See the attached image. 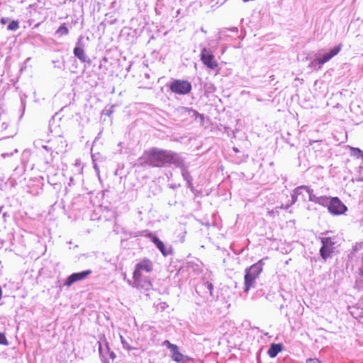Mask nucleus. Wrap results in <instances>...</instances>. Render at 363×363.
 <instances>
[{
	"instance_id": "f257e3e1",
	"label": "nucleus",
	"mask_w": 363,
	"mask_h": 363,
	"mask_svg": "<svg viewBox=\"0 0 363 363\" xmlns=\"http://www.w3.org/2000/svg\"><path fill=\"white\" fill-rule=\"evenodd\" d=\"M140 166H150L153 168H163L166 166L174 165L182 167L184 163V157L182 154L172 150L152 147L143 152L138 157Z\"/></svg>"
},
{
	"instance_id": "f03ea898",
	"label": "nucleus",
	"mask_w": 363,
	"mask_h": 363,
	"mask_svg": "<svg viewBox=\"0 0 363 363\" xmlns=\"http://www.w3.org/2000/svg\"><path fill=\"white\" fill-rule=\"evenodd\" d=\"M264 259H262L250 267L245 268L244 283V291L245 293L255 287V281L263 270ZM265 259H267V257H265Z\"/></svg>"
},
{
	"instance_id": "7ed1b4c3",
	"label": "nucleus",
	"mask_w": 363,
	"mask_h": 363,
	"mask_svg": "<svg viewBox=\"0 0 363 363\" xmlns=\"http://www.w3.org/2000/svg\"><path fill=\"white\" fill-rule=\"evenodd\" d=\"M162 345L170 350V357L173 361L177 363H187L190 361V358L188 356L179 352V347L177 345L169 342V340H164Z\"/></svg>"
},
{
	"instance_id": "20e7f679",
	"label": "nucleus",
	"mask_w": 363,
	"mask_h": 363,
	"mask_svg": "<svg viewBox=\"0 0 363 363\" xmlns=\"http://www.w3.org/2000/svg\"><path fill=\"white\" fill-rule=\"evenodd\" d=\"M169 89L175 94L186 95L191 91V84L182 79H174L169 85Z\"/></svg>"
},
{
	"instance_id": "39448f33",
	"label": "nucleus",
	"mask_w": 363,
	"mask_h": 363,
	"mask_svg": "<svg viewBox=\"0 0 363 363\" xmlns=\"http://www.w3.org/2000/svg\"><path fill=\"white\" fill-rule=\"evenodd\" d=\"M320 241L322 246L319 250V254H320L322 259H327L334 252L335 242L330 237L321 238Z\"/></svg>"
},
{
	"instance_id": "423d86ee",
	"label": "nucleus",
	"mask_w": 363,
	"mask_h": 363,
	"mask_svg": "<svg viewBox=\"0 0 363 363\" xmlns=\"http://www.w3.org/2000/svg\"><path fill=\"white\" fill-rule=\"evenodd\" d=\"M48 144L50 145L51 149H54L55 155L66 152L67 141L62 135L55 136L49 139Z\"/></svg>"
},
{
	"instance_id": "0eeeda50",
	"label": "nucleus",
	"mask_w": 363,
	"mask_h": 363,
	"mask_svg": "<svg viewBox=\"0 0 363 363\" xmlns=\"http://www.w3.org/2000/svg\"><path fill=\"white\" fill-rule=\"evenodd\" d=\"M153 270V263L147 259H143L135 264L133 277L144 276L145 273H150Z\"/></svg>"
},
{
	"instance_id": "6e6552de",
	"label": "nucleus",
	"mask_w": 363,
	"mask_h": 363,
	"mask_svg": "<svg viewBox=\"0 0 363 363\" xmlns=\"http://www.w3.org/2000/svg\"><path fill=\"white\" fill-rule=\"evenodd\" d=\"M326 207L328 208L329 213L333 216L342 215L347 210V206L337 197L332 198L331 203Z\"/></svg>"
},
{
	"instance_id": "1a4fd4ad",
	"label": "nucleus",
	"mask_w": 363,
	"mask_h": 363,
	"mask_svg": "<svg viewBox=\"0 0 363 363\" xmlns=\"http://www.w3.org/2000/svg\"><path fill=\"white\" fill-rule=\"evenodd\" d=\"M201 61L207 68L214 70L218 67V63L215 60L214 55L212 52L203 48L201 49Z\"/></svg>"
},
{
	"instance_id": "9d476101",
	"label": "nucleus",
	"mask_w": 363,
	"mask_h": 363,
	"mask_svg": "<svg viewBox=\"0 0 363 363\" xmlns=\"http://www.w3.org/2000/svg\"><path fill=\"white\" fill-rule=\"evenodd\" d=\"M145 237L150 239L151 242L155 245V247H157L158 250L160 251L161 254H162L164 257H167L172 255L171 246H166L163 242L153 233H146Z\"/></svg>"
},
{
	"instance_id": "9b49d317",
	"label": "nucleus",
	"mask_w": 363,
	"mask_h": 363,
	"mask_svg": "<svg viewBox=\"0 0 363 363\" xmlns=\"http://www.w3.org/2000/svg\"><path fill=\"white\" fill-rule=\"evenodd\" d=\"M133 287L145 291H148L151 287L150 279L144 275L133 277Z\"/></svg>"
},
{
	"instance_id": "f8f14e48",
	"label": "nucleus",
	"mask_w": 363,
	"mask_h": 363,
	"mask_svg": "<svg viewBox=\"0 0 363 363\" xmlns=\"http://www.w3.org/2000/svg\"><path fill=\"white\" fill-rule=\"evenodd\" d=\"M91 270L90 269L84 270L81 272L73 273L69 275L68 277H67L65 283H64V285L69 287L71 285L77 281L84 280L88 276L91 274Z\"/></svg>"
},
{
	"instance_id": "ddd939ff",
	"label": "nucleus",
	"mask_w": 363,
	"mask_h": 363,
	"mask_svg": "<svg viewBox=\"0 0 363 363\" xmlns=\"http://www.w3.org/2000/svg\"><path fill=\"white\" fill-rule=\"evenodd\" d=\"M342 50V44H339L330 49L328 52L322 55L320 57H316L315 59L318 60V62L320 64H325L328 61H330L333 57L337 55L340 51Z\"/></svg>"
},
{
	"instance_id": "4468645a",
	"label": "nucleus",
	"mask_w": 363,
	"mask_h": 363,
	"mask_svg": "<svg viewBox=\"0 0 363 363\" xmlns=\"http://www.w3.org/2000/svg\"><path fill=\"white\" fill-rule=\"evenodd\" d=\"M82 38L79 37L78 42H77V45L74 48V55L77 58L79 59L82 63L87 62L89 63L90 60L87 58L86 55H85L84 50L82 47Z\"/></svg>"
},
{
	"instance_id": "2eb2a0df",
	"label": "nucleus",
	"mask_w": 363,
	"mask_h": 363,
	"mask_svg": "<svg viewBox=\"0 0 363 363\" xmlns=\"http://www.w3.org/2000/svg\"><path fill=\"white\" fill-rule=\"evenodd\" d=\"M177 113L181 116H188L191 118L196 119L199 118L201 121L204 120V116L201 113H198L191 108L181 106L177 109Z\"/></svg>"
},
{
	"instance_id": "dca6fc26",
	"label": "nucleus",
	"mask_w": 363,
	"mask_h": 363,
	"mask_svg": "<svg viewBox=\"0 0 363 363\" xmlns=\"http://www.w3.org/2000/svg\"><path fill=\"white\" fill-rule=\"evenodd\" d=\"M177 168L181 169L182 177L184 181H186V184H188V188L191 189L192 191L194 189V186L192 185V178L190 175L187 167H185L184 164L182 167H176Z\"/></svg>"
},
{
	"instance_id": "f3484780",
	"label": "nucleus",
	"mask_w": 363,
	"mask_h": 363,
	"mask_svg": "<svg viewBox=\"0 0 363 363\" xmlns=\"http://www.w3.org/2000/svg\"><path fill=\"white\" fill-rule=\"evenodd\" d=\"M281 351V344H271L269 349H268L267 354L270 357H276L279 352Z\"/></svg>"
},
{
	"instance_id": "a211bd4d",
	"label": "nucleus",
	"mask_w": 363,
	"mask_h": 363,
	"mask_svg": "<svg viewBox=\"0 0 363 363\" xmlns=\"http://www.w3.org/2000/svg\"><path fill=\"white\" fill-rule=\"evenodd\" d=\"M213 284L211 282L208 281H204L201 284V286H199V289L203 291L206 294H208L210 296L213 297Z\"/></svg>"
},
{
	"instance_id": "6ab92c4d",
	"label": "nucleus",
	"mask_w": 363,
	"mask_h": 363,
	"mask_svg": "<svg viewBox=\"0 0 363 363\" xmlns=\"http://www.w3.org/2000/svg\"><path fill=\"white\" fill-rule=\"evenodd\" d=\"M312 191H313V189H311L308 186H300L294 189L292 194L295 195V196H298L301 195L303 191L308 194L309 192Z\"/></svg>"
},
{
	"instance_id": "aec40b11",
	"label": "nucleus",
	"mask_w": 363,
	"mask_h": 363,
	"mask_svg": "<svg viewBox=\"0 0 363 363\" xmlns=\"http://www.w3.org/2000/svg\"><path fill=\"white\" fill-rule=\"evenodd\" d=\"M323 206H327L331 203V199L327 196H320L318 199L314 202Z\"/></svg>"
},
{
	"instance_id": "412c9836",
	"label": "nucleus",
	"mask_w": 363,
	"mask_h": 363,
	"mask_svg": "<svg viewBox=\"0 0 363 363\" xmlns=\"http://www.w3.org/2000/svg\"><path fill=\"white\" fill-rule=\"evenodd\" d=\"M352 157H354L357 159L362 160V164H363V150H361L360 149L357 148V147H352Z\"/></svg>"
},
{
	"instance_id": "4be33fe9",
	"label": "nucleus",
	"mask_w": 363,
	"mask_h": 363,
	"mask_svg": "<svg viewBox=\"0 0 363 363\" xmlns=\"http://www.w3.org/2000/svg\"><path fill=\"white\" fill-rule=\"evenodd\" d=\"M99 350L100 355H101L104 357L106 356V353L110 352V350H108V344L106 342H104L103 343L99 342Z\"/></svg>"
},
{
	"instance_id": "5701e85b",
	"label": "nucleus",
	"mask_w": 363,
	"mask_h": 363,
	"mask_svg": "<svg viewBox=\"0 0 363 363\" xmlns=\"http://www.w3.org/2000/svg\"><path fill=\"white\" fill-rule=\"evenodd\" d=\"M69 33V29L67 28L66 24L63 23L60 26V27L58 28L56 30L57 35H67Z\"/></svg>"
},
{
	"instance_id": "b1692460",
	"label": "nucleus",
	"mask_w": 363,
	"mask_h": 363,
	"mask_svg": "<svg viewBox=\"0 0 363 363\" xmlns=\"http://www.w3.org/2000/svg\"><path fill=\"white\" fill-rule=\"evenodd\" d=\"M19 28L18 21L16 20H12L10 21L9 25L7 26L8 30L10 31H16Z\"/></svg>"
},
{
	"instance_id": "393cba45",
	"label": "nucleus",
	"mask_w": 363,
	"mask_h": 363,
	"mask_svg": "<svg viewBox=\"0 0 363 363\" xmlns=\"http://www.w3.org/2000/svg\"><path fill=\"white\" fill-rule=\"evenodd\" d=\"M41 147H43V149H44V150L50 152V158H49L48 162L52 160L54 158V155H56L55 154L54 149L50 148V145L48 143V145H41Z\"/></svg>"
},
{
	"instance_id": "a878e982",
	"label": "nucleus",
	"mask_w": 363,
	"mask_h": 363,
	"mask_svg": "<svg viewBox=\"0 0 363 363\" xmlns=\"http://www.w3.org/2000/svg\"><path fill=\"white\" fill-rule=\"evenodd\" d=\"M323 65H324V64H320V63H319V62H318V60H316V59H315V58H314V59H313V61H311V67H314V68L318 69H320L322 67V66H323Z\"/></svg>"
},
{
	"instance_id": "bb28decb",
	"label": "nucleus",
	"mask_w": 363,
	"mask_h": 363,
	"mask_svg": "<svg viewBox=\"0 0 363 363\" xmlns=\"http://www.w3.org/2000/svg\"><path fill=\"white\" fill-rule=\"evenodd\" d=\"M291 197H292V201H291V203L281 206V208L286 210L291 206H292L293 204H294L296 202L297 196H295L294 194H292V195H291Z\"/></svg>"
},
{
	"instance_id": "cd10ccee",
	"label": "nucleus",
	"mask_w": 363,
	"mask_h": 363,
	"mask_svg": "<svg viewBox=\"0 0 363 363\" xmlns=\"http://www.w3.org/2000/svg\"><path fill=\"white\" fill-rule=\"evenodd\" d=\"M308 200L311 202H315V201H317L318 199V197L319 196H315L314 194H313V191H311V192H309L308 193Z\"/></svg>"
},
{
	"instance_id": "c85d7f7f",
	"label": "nucleus",
	"mask_w": 363,
	"mask_h": 363,
	"mask_svg": "<svg viewBox=\"0 0 363 363\" xmlns=\"http://www.w3.org/2000/svg\"><path fill=\"white\" fill-rule=\"evenodd\" d=\"M0 345H8V340H6L5 335L2 333H0Z\"/></svg>"
},
{
	"instance_id": "c756f323",
	"label": "nucleus",
	"mask_w": 363,
	"mask_h": 363,
	"mask_svg": "<svg viewBox=\"0 0 363 363\" xmlns=\"http://www.w3.org/2000/svg\"><path fill=\"white\" fill-rule=\"evenodd\" d=\"M121 342H122L123 347L130 350V347L128 345V343L123 340V336H121Z\"/></svg>"
},
{
	"instance_id": "7c9ffc66",
	"label": "nucleus",
	"mask_w": 363,
	"mask_h": 363,
	"mask_svg": "<svg viewBox=\"0 0 363 363\" xmlns=\"http://www.w3.org/2000/svg\"><path fill=\"white\" fill-rule=\"evenodd\" d=\"M10 182H11V185H12V186H15V185L16 184V178H15V173L13 174L12 177L10 178Z\"/></svg>"
},
{
	"instance_id": "2f4dec72",
	"label": "nucleus",
	"mask_w": 363,
	"mask_h": 363,
	"mask_svg": "<svg viewBox=\"0 0 363 363\" xmlns=\"http://www.w3.org/2000/svg\"><path fill=\"white\" fill-rule=\"evenodd\" d=\"M306 363H320L318 359H308Z\"/></svg>"
},
{
	"instance_id": "473e14b6",
	"label": "nucleus",
	"mask_w": 363,
	"mask_h": 363,
	"mask_svg": "<svg viewBox=\"0 0 363 363\" xmlns=\"http://www.w3.org/2000/svg\"><path fill=\"white\" fill-rule=\"evenodd\" d=\"M9 21V18H1V19H0V23H1V24L3 25H5Z\"/></svg>"
},
{
	"instance_id": "72a5a7b5",
	"label": "nucleus",
	"mask_w": 363,
	"mask_h": 363,
	"mask_svg": "<svg viewBox=\"0 0 363 363\" xmlns=\"http://www.w3.org/2000/svg\"><path fill=\"white\" fill-rule=\"evenodd\" d=\"M109 354V357L111 358L112 359H115L116 357V355H115V353H113V352L110 351L106 353V354Z\"/></svg>"
},
{
	"instance_id": "f704fd0d",
	"label": "nucleus",
	"mask_w": 363,
	"mask_h": 363,
	"mask_svg": "<svg viewBox=\"0 0 363 363\" xmlns=\"http://www.w3.org/2000/svg\"><path fill=\"white\" fill-rule=\"evenodd\" d=\"M214 90H215L214 86L213 84H209L208 91L209 92H213Z\"/></svg>"
},
{
	"instance_id": "c9c22d12",
	"label": "nucleus",
	"mask_w": 363,
	"mask_h": 363,
	"mask_svg": "<svg viewBox=\"0 0 363 363\" xmlns=\"http://www.w3.org/2000/svg\"><path fill=\"white\" fill-rule=\"evenodd\" d=\"M74 184V178L72 177L69 179V186H71Z\"/></svg>"
},
{
	"instance_id": "e433bc0d",
	"label": "nucleus",
	"mask_w": 363,
	"mask_h": 363,
	"mask_svg": "<svg viewBox=\"0 0 363 363\" xmlns=\"http://www.w3.org/2000/svg\"><path fill=\"white\" fill-rule=\"evenodd\" d=\"M22 107H23V111H24V108H26V102L22 100Z\"/></svg>"
},
{
	"instance_id": "4c0bfd02",
	"label": "nucleus",
	"mask_w": 363,
	"mask_h": 363,
	"mask_svg": "<svg viewBox=\"0 0 363 363\" xmlns=\"http://www.w3.org/2000/svg\"><path fill=\"white\" fill-rule=\"evenodd\" d=\"M8 156H9V154H8V153H3V154H1V157H2L3 158H5V157H8Z\"/></svg>"
},
{
	"instance_id": "58836bf2",
	"label": "nucleus",
	"mask_w": 363,
	"mask_h": 363,
	"mask_svg": "<svg viewBox=\"0 0 363 363\" xmlns=\"http://www.w3.org/2000/svg\"><path fill=\"white\" fill-rule=\"evenodd\" d=\"M128 284H129V285L133 286V281H132L128 280Z\"/></svg>"
},
{
	"instance_id": "ea45409f",
	"label": "nucleus",
	"mask_w": 363,
	"mask_h": 363,
	"mask_svg": "<svg viewBox=\"0 0 363 363\" xmlns=\"http://www.w3.org/2000/svg\"><path fill=\"white\" fill-rule=\"evenodd\" d=\"M362 263H363V257H362ZM359 275L363 277V271H360Z\"/></svg>"
},
{
	"instance_id": "a19ab883",
	"label": "nucleus",
	"mask_w": 363,
	"mask_h": 363,
	"mask_svg": "<svg viewBox=\"0 0 363 363\" xmlns=\"http://www.w3.org/2000/svg\"><path fill=\"white\" fill-rule=\"evenodd\" d=\"M1 296H2V289H1V287H0V299H1Z\"/></svg>"
},
{
	"instance_id": "79ce46f5",
	"label": "nucleus",
	"mask_w": 363,
	"mask_h": 363,
	"mask_svg": "<svg viewBox=\"0 0 363 363\" xmlns=\"http://www.w3.org/2000/svg\"><path fill=\"white\" fill-rule=\"evenodd\" d=\"M234 151H235V152H238V150L235 147H234Z\"/></svg>"
},
{
	"instance_id": "37998d69",
	"label": "nucleus",
	"mask_w": 363,
	"mask_h": 363,
	"mask_svg": "<svg viewBox=\"0 0 363 363\" xmlns=\"http://www.w3.org/2000/svg\"><path fill=\"white\" fill-rule=\"evenodd\" d=\"M252 1V0H242V1H244V2H248V1Z\"/></svg>"
},
{
	"instance_id": "c03bdc74",
	"label": "nucleus",
	"mask_w": 363,
	"mask_h": 363,
	"mask_svg": "<svg viewBox=\"0 0 363 363\" xmlns=\"http://www.w3.org/2000/svg\"><path fill=\"white\" fill-rule=\"evenodd\" d=\"M3 206H0V213L2 212Z\"/></svg>"
},
{
	"instance_id": "a18cd8bd",
	"label": "nucleus",
	"mask_w": 363,
	"mask_h": 363,
	"mask_svg": "<svg viewBox=\"0 0 363 363\" xmlns=\"http://www.w3.org/2000/svg\"><path fill=\"white\" fill-rule=\"evenodd\" d=\"M201 31L203 32L204 33H206V31H205L203 28H201Z\"/></svg>"
},
{
	"instance_id": "49530a36",
	"label": "nucleus",
	"mask_w": 363,
	"mask_h": 363,
	"mask_svg": "<svg viewBox=\"0 0 363 363\" xmlns=\"http://www.w3.org/2000/svg\"><path fill=\"white\" fill-rule=\"evenodd\" d=\"M94 169H96V171H98V168L96 167V165H94Z\"/></svg>"
},
{
	"instance_id": "de8ad7c7",
	"label": "nucleus",
	"mask_w": 363,
	"mask_h": 363,
	"mask_svg": "<svg viewBox=\"0 0 363 363\" xmlns=\"http://www.w3.org/2000/svg\"><path fill=\"white\" fill-rule=\"evenodd\" d=\"M18 169H15V173H16L18 172Z\"/></svg>"
}]
</instances>
